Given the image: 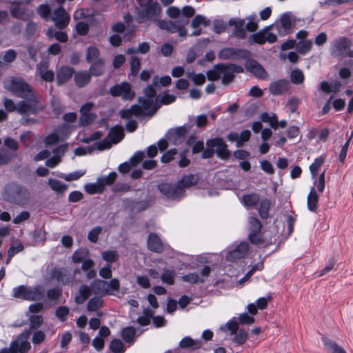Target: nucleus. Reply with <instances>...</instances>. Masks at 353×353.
Here are the masks:
<instances>
[{
    "label": "nucleus",
    "instance_id": "1",
    "mask_svg": "<svg viewBox=\"0 0 353 353\" xmlns=\"http://www.w3.org/2000/svg\"><path fill=\"white\" fill-rule=\"evenodd\" d=\"M197 181V176L190 174L184 176L175 185L170 183H162L159 185V189L166 197L177 199L184 195L185 188L195 185Z\"/></svg>",
    "mask_w": 353,
    "mask_h": 353
},
{
    "label": "nucleus",
    "instance_id": "2",
    "mask_svg": "<svg viewBox=\"0 0 353 353\" xmlns=\"http://www.w3.org/2000/svg\"><path fill=\"white\" fill-rule=\"evenodd\" d=\"M243 72L241 66L235 64H218L213 69L207 72V77L210 81H216L221 77L222 83L225 85L232 82L234 78V74Z\"/></svg>",
    "mask_w": 353,
    "mask_h": 353
},
{
    "label": "nucleus",
    "instance_id": "3",
    "mask_svg": "<svg viewBox=\"0 0 353 353\" xmlns=\"http://www.w3.org/2000/svg\"><path fill=\"white\" fill-rule=\"evenodd\" d=\"M3 86L6 90L20 98H26L35 94L32 86L21 78L8 77L4 80Z\"/></svg>",
    "mask_w": 353,
    "mask_h": 353
},
{
    "label": "nucleus",
    "instance_id": "4",
    "mask_svg": "<svg viewBox=\"0 0 353 353\" xmlns=\"http://www.w3.org/2000/svg\"><path fill=\"white\" fill-rule=\"evenodd\" d=\"M161 13V9L159 3L154 1L150 2L137 8L136 20L139 23L149 24L150 21H154L157 23Z\"/></svg>",
    "mask_w": 353,
    "mask_h": 353
},
{
    "label": "nucleus",
    "instance_id": "5",
    "mask_svg": "<svg viewBox=\"0 0 353 353\" xmlns=\"http://www.w3.org/2000/svg\"><path fill=\"white\" fill-rule=\"evenodd\" d=\"M3 197L10 203L23 205L30 201V192L17 184L9 183L5 187Z\"/></svg>",
    "mask_w": 353,
    "mask_h": 353
},
{
    "label": "nucleus",
    "instance_id": "6",
    "mask_svg": "<svg viewBox=\"0 0 353 353\" xmlns=\"http://www.w3.org/2000/svg\"><path fill=\"white\" fill-rule=\"evenodd\" d=\"M207 148L202 153V158H211L216 152L217 156L222 159H226L229 157L230 153L227 149V145L221 138H214L209 139L206 141Z\"/></svg>",
    "mask_w": 353,
    "mask_h": 353
},
{
    "label": "nucleus",
    "instance_id": "7",
    "mask_svg": "<svg viewBox=\"0 0 353 353\" xmlns=\"http://www.w3.org/2000/svg\"><path fill=\"white\" fill-rule=\"evenodd\" d=\"M14 298L28 301H39L43 296V290L40 287L19 285L12 290Z\"/></svg>",
    "mask_w": 353,
    "mask_h": 353
},
{
    "label": "nucleus",
    "instance_id": "8",
    "mask_svg": "<svg viewBox=\"0 0 353 353\" xmlns=\"http://www.w3.org/2000/svg\"><path fill=\"white\" fill-rule=\"evenodd\" d=\"M352 41L347 37H341L336 39L330 46V54L334 57H353Z\"/></svg>",
    "mask_w": 353,
    "mask_h": 353
},
{
    "label": "nucleus",
    "instance_id": "9",
    "mask_svg": "<svg viewBox=\"0 0 353 353\" xmlns=\"http://www.w3.org/2000/svg\"><path fill=\"white\" fill-rule=\"evenodd\" d=\"M25 99V100L20 101L17 103V112L19 114L26 115L32 114L42 108L36 94L27 97Z\"/></svg>",
    "mask_w": 353,
    "mask_h": 353
},
{
    "label": "nucleus",
    "instance_id": "10",
    "mask_svg": "<svg viewBox=\"0 0 353 353\" xmlns=\"http://www.w3.org/2000/svg\"><path fill=\"white\" fill-rule=\"evenodd\" d=\"M187 21H165L159 20L157 21V26L162 30L168 31L169 33L178 32L179 36L185 37L187 36V30L185 28Z\"/></svg>",
    "mask_w": 353,
    "mask_h": 353
},
{
    "label": "nucleus",
    "instance_id": "11",
    "mask_svg": "<svg viewBox=\"0 0 353 353\" xmlns=\"http://www.w3.org/2000/svg\"><path fill=\"white\" fill-rule=\"evenodd\" d=\"M124 137V130L121 126H115L112 128L106 139L102 141L97 143V148L99 150L109 149L112 143H117Z\"/></svg>",
    "mask_w": 353,
    "mask_h": 353
},
{
    "label": "nucleus",
    "instance_id": "12",
    "mask_svg": "<svg viewBox=\"0 0 353 353\" xmlns=\"http://www.w3.org/2000/svg\"><path fill=\"white\" fill-rule=\"evenodd\" d=\"M272 28L273 26H269L258 32L252 34L249 38L250 43L263 45L266 42L269 43H274L276 42L277 40L276 35L269 32Z\"/></svg>",
    "mask_w": 353,
    "mask_h": 353
},
{
    "label": "nucleus",
    "instance_id": "13",
    "mask_svg": "<svg viewBox=\"0 0 353 353\" xmlns=\"http://www.w3.org/2000/svg\"><path fill=\"white\" fill-rule=\"evenodd\" d=\"M190 130V126L188 125L172 128L167 132L166 138L170 143L177 145L184 141L186 134Z\"/></svg>",
    "mask_w": 353,
    "mask_h": 353
},
{
    "label": "nucleus",
    "instance_id": "14",
    "mask_svg": "<svg viewBox=\"0 0 353 353\" xmlns=\"http://www.w3.org/2000/svg\"><path fill=\"white\" fill-rule=\"evenodd\" d=\"M30 334V332L26 330L19 335L11 343L14 353H27L30 350L31 345L28 341Z\"/></svg>",
    "mask_w": 353,
    "mask_h": 353
},
{
    "label": "nucleus",
    "instance_id": "15",
    "mask_svg": "<svg viewBox=\"0 0 353 353\" xmlns=\"http://www.w3.org/2000/svg\"><path fill=\"white\" fill-rule=\"evenodd\" d=\"M110 93L114 97H121L124 100H131L134 97L131 85L125 82L112 86L110 90Z\"/></svg>",
    "mask_w": 353,
    "mask_h": 353
},
{
    "label": "nucleus",
    "instance_id": "16",
    "mask_svg": "<svg viewBox=\"0 0 353 353\" xmlns=\"http://www.w3.org/2000/svg\"><path fill=\"white\" fill-rule=\"evenodd\" d=\"M158 107H155L152 110L147 112V111L143 108L141 105L136 104L132 105L129 109L121 110L119 112V114L121 117L123 119H130L134 115L136 117H143L148 114L151 117L155 113Z\"/></svg>",
    "mask_w": 353,
    "mask_h": 353
},
{
    "label": "nucleus",
    "instance_id": "17",
    "mask_svg": "<svg viewBox=\"0 0 353 353\" xmlns=\"http://www.w3.org/2000/svg\"><path fill=\"white\" fill-rule=\"evenodd\" d=\"M248 54V51L245 50L225 48L219 51L218 57L222 60L238 59L246 58Z\"/></svg>",
    "mask_w": 353,
    "mask_h": 353
},
{
    "label": "nucleus",
    "instance_id": "18",
    "mask_svg": "<svg viewBox=\"0 0 353 353\" xmlns=\"http://www.w3.org/2000/svg\"><path fill=\"white\" fill-rule=\"evenodd\" d=\"M290 82L286 79H279L272 82L269 85V91L274 96L283 95L290 92Z\"/></svg>",
    "mask_w": 353,
    "mask_h": 353
},
{
    "label": "nucleus",
    "instance_id": "19",
    "mask_svg": "<svg viewBox=\"0 0 353 353\" xmlns=\"http://www.w3.org/2000/svg\"><path fill=\"white\" fill-rule=\"evenodd\" d=\"M50 20L55 23L58 28L63 29L68 24L70 16L62 7H59L54 10L50 16Z\"/></svg>",
    "mask_w": 353,
    "mask_h": 353
},
{
    "label": "nucleus",
    "instance_id": "20",
    "mask_svg": "<svg viewBox=\"0 0 353 353\" xmlns=\"http://www.w3.org/2000/svg\"><path fill=\"white\" fill-rule=\"evenodd\" d=\"M154 85H148L144 90L145 97H139L138 102L142 105L145 110L148 111L154 104V99L156 97V90L153 86Z\"/></svg>",
    "mask_w": 353,
    "mask_h": 353
},
{
    "label": "nucleus",
    "instance_id": "21",
    "mask_svg": "<svg viewBox=\"0 0 353 353\" xmlns=\"http://www.w3.org/2000/svg\"><path fill=\"white\" fill-rule=\"evenodd\" d=\"M35 74L36 76L47 82H52L54 79V72L52 70L49 69L48 61L39 63L37 65Z\"/></svg>",
    "mask_w": 353,
    "mask_h": 353
},
{
    "label": "nucleus",
    "instance_id": "22",
    "mask_svg": "<svg viewBox=\"0 0 353 353\" xmlns=\"http://www.w3.org/2000/svg\"><path fill=\"white\" fill-rule=\"evenodd\" d=\"M10 11L13 17L23 21H27L34 15L33 11L18 4H13Z\"/></svg>",
    "mask_w": 353,
    "mask_h": 353
},
{
    "label": "nucleus",
    "instance_id": "23",
    "mask_svg": "<svg viewBox=\"0 0 353 353\" xmlns=\"http://www.w3.org/2000/svg\"><path fill=\"white\" fill-rule=\"evenodd\" d=\"M293 26V22L291 17L288 14H283L280 18V23L272 26L275 27L280 35L284 36L291 31Z\"/></svg>",
    "mask_w": 353,
    "mask_h": 353
},
{
    "label": "nucleus",
    "instance_id": "24",
    "mask_svg": "<svg viewBox=\"0 0 353 353\" xmlns=\"http://www.w3.org/2000/svg\"><path fill=\"white\" fill-rule=\"evenodd\" d=\"M68 145L63 144L53 150L54 156L46 161V165L52 168L56 167L61 161V157L66 152Z\"/></svg>",
    "mask_w": 353,
    "mask_h": 353
},
{
    "label": "nucleus",
    "instance_id": "25",
    "mask_svg": "<svg viewBox=\"0 0 353 353\" xmlns=\"http://www.w3.org/2000/svg\"><path fill=\"white\" fill-rule=\"evenodd\" d=\"M245 68L257 78L262 79L268 78V74L265 69L261 65L253 59H250L246 61Z\"/></svg>",
    "mask_w": 353,
    "mask_h": 353
},
{
    "label": "nucleus",
    "instance_id": "26",
    "mask_svg": "<svg viewBox=\"0 0 353 353\" xmlns=\"http://www.w3.org/2000/svg\"><path fill=\"white\" fill-rule=\"evenodd\" d=\"M229 25L234 27L233 35L238 39H244L246 37V31L244 28L245 20L242 19H231Z\"/></svg>",
    "mask_w": 353,
    "mask_h": 353
},
{
    "label": "nucleus",
    "instance_id": "27",
    "mask_svg": "<svg viewBox=\"0 0 353 353\" xmlns=\"http://www.w3.org/2000/svg\"><path fill=\"white\" fill-rule=\"evenodd\" d=\"M248 251V245L247 243H241L235 249L230 252L226 256L229 261H234L236 259L244 257Z\"/></svg>",
    "mask_w": 353,
    "mask_h": 353
},
{
    "label": "nucleus",
    "instance_id": "28",
    "mask_svg": "<svg viewBox=\"0 0 353 353\" xmlns=\"http://www.w3.org/2000/svg\"><path fill=\"white\" fill-rule=\"evenodd\" d=\"M250 234L249 239L253 243H258L259 239L256 234L261 231V223L254 217H250L249 219Z\"/></svg>",
    "mask_w": 353,
    "mask_h": 353
},
{
    "label": "nucleus",
    "instance_id": "29",
    "mask_svg": "<svg viewBox=\"0 0 353 353\" xmlns=\"http://www.w3.org/2000/svg\"><path fill=\"white\" fill-rule=\"evenodd\" d=\"M74 69L68 65H62L57 70V81L58 84L67 82L73 75Z\"/></svg>",
    "mask_w": 353,
    "mask_h": 353
},
{
    "label": "nucleus",
    "instance_id": "30",
    "mask_svg": "<svg viewBox=\"0 0 353 353\" xmlns=\"http://www.w3.org/2000/svg\"><path fill=\"white\" fill-rule=\"evenodd\" d=\"M92 289L94 294H110L113 295L114 292L108 289V282L103 280H95L91 284Z\"/></svg>",
    "mask_w": 353,
    "mask_h": 353
},
{
    "label": "nucleus",
    "instance_id": "31",
    "mask_svg": "<svg viewBox=\"0 0 353 353\" xmlns=\"http://www.w3.org/2000/svg\"><path fill=\"white\" fill-rule=\"evenodd\" d=\"M148 247L150 250L154 252H161L163 251V245L159 237L154 233H151L148 239Z\"/></svg>",
    "mask_w": 353,
    "mask_h": 353
},
{
    "label": "nucleus",
    "instance_id": "32",
    "mask_svg": "<svg viewBox=\"0 0 353 353\" xmlns=\"http://www.w3.org/2000/svg\"><path fill=\"white\" fill-rule=\"evenodd\" d=\"M54 276L59 282H61L64 285L69 284L73 280V276L70 272L65 268H61L56 270L54 272Z\"/></svg>",
    "mask_w": 353,
    "mask_h": 353
},
{
    "label": "nucleus",
    "instance_id": "33",
    "mask_svg": "<svg viewBox=\"0 0 353 353\" xmlns=\"http://www.w3.org/2000/svg\"><path fill=\"white\" fill-rule=\"evenodd\" d=\"M319 196L314 188H312L307 197V208L311 212H315L317 209Z\"/></svg>",
    "mask_w": 353,
    "mask_h": 353
},
{
    "label": "nucleus",
    "instance_id": "34",
    "mask_svg": "<svg viewBox=\"0 0 353 353\" xmlns=\"http://www.w3.org/2000/svg\"><path fill=\"white\" fill-rule=\"evenodd\" d=\"M202 343L200 341L193 340L189 336H185L179 342V347L190 348L191 350H196L201 347Z\"/></svg>",
    "mask_w": 353,
    "mask_h": 353
},
{
    "label": "nucleus",
    "instance_id": "35",
    "mask_svg": "<svg viewBox=\"0 0 353 353\" xmlns=\"http://www.w3.org/2000/svg\"><path fill=\"white\" fill-rule=\"evenodd\" d=\"M90 74L87 71L78 72L74 74L75 83L79 88L87 85L90 82Z\"/></svg>",
    "mask_w": 353,
    "mask_h": 353
},
{
    "label": "nucleus",
    "instance_id": "36",
    "mask_svg": "<svg viewBox=\"0 0 353 353\" xmlns=\"http://www.w3.org/2000/svg\"><path fill=\"white\" fill-rule=\"evenodd\" d=\"M92 289V287L83 285L79 290V294L75 298L78 304H82L90 295Z\"/></svg>",
    "mask_w": 353,
    "mask_h": 353
},
{
    "label": "nucleus",
    "instance_id": "37",
    "mask_svg": "<svg viewBox=\"0 0 353 353\" xmlns=\"http://www.w3.org/2000/svg\"><path fill=\"white\" fill-rule=\"evenodd\" d=\"M48 183L50 188L57 194L63 193L68 188L66 184L57 179H48Z\"/></svg>",
    "mask_w": 353,
    "mask_h": 353
},
{
    "label": "nucleus",
    "instance_id": "38",
    "mask_svg": "<svg viewBox=\"0 0 353 353\" xmlns=\"http://www.w3.org/2000/svg\"><path fill=\"white\" fill-rule=\"evenodd\" d=\"M210 20H208L205 16L201 14H197L195 16L191 21V27L194 29H196L201 27H206L209 26Z\"/></svg>",
    "mask_w": 353,
    "mask_h": 353
},
{
    "label": "nucleus",
    "instance_id": "39",
    "mask_svg": "<svg viewBox=\"0 0 353 353\" xmlns=\"http://www.w3.org/2000/svg\"><path fill=\"white\" fill-rule=\"evenodd\" d=\"M241 201L246 207H252L259 201V196L256 193L245 194L242 196Z\"/></svg>",
    "mask_w": 353,
    "mask_h": 353
},
{
    "label": "nucleus",
    "instance_id": "40",
    "mask_svg": "<svg viewBox=\"0 0 353 353\" xmlns=\"http://www.w3.org/2000/svg\"><path fill=\"white\" fill-rule=\"evenodd\" d=\"M89 254L88 248H81L74 252L72 259L74 263H80L87 259Z\"/></svg>",
    "mask_w": 353,
    "mask_h": 353
},
{
    "label": "nucleus",
    "instance_id": "41",
    "mask_svg": "<svg viewBox=\"0 0 353 353\" xmlns=\"http://www.w3.org/2000/svg\"><path fill=\"white\" fill-rule=\"evenodd\" d=\"M270 205L271 202L268 199H264L260 201L259 213L262 219H267L268 217Z\"/></svg>",
    "mask_w": 353,
    "mask_h": 353
},
{
    "label": "nucleus",
    "instance_id": "42",
    "mask_svg": "<svg viewBox=\"0 0 353 353\" xmlns=\"http://www.w3.org/2000/svg\"><path fill=\"white\" fill-rule=\"evenodd\" d=\"M312 47V41L311 40H302L296 45V50L302 54L307 53Z\"/></svg>",
    "mask_w": 353,
    "mask_h": 353
},
{
    "label": "nucleus",
    "instance_id": "43",
    "mask_svg": "<svg viewBox=\"0 0 353 353\" xmlns=\"http://www.w3.org/2000/svg\"><path fill=\"white\" fill-rule=\"evenodd\" d=\"M100 52L98 48L94 46H90L87 50L86 60L90 63H94L99 59H103L99 57Z\"/></svg>",
    "mask_w": 353,
    "mask_h": 353
},
{
    "label": "nucleus",
    "instance_id": "44",
    "mask_svg": "<svg viewBox=\"0 0 353 353\" xmlns=\"http://www.w3.org/2000/svg\"><path fill=\"white\" fill-rule=\"evenodd\" d=\"M90 71L94 76H99L102 74L104 71L103 59H99L93 63L90 68Z\"/></svg>",
    "mask_w": 353,
    "mask_h": 353
},
{
    "label": "nucleus",
    "instance_id": "45",
    "mask_svg": "<svg viewBox=\"0 0 353 353\" xmlns=\"http://www.w3.org/2000/svg\"><path fill=\"white\" fill-rule=\"evenodd\" d=\"M84 189L88 194H100L103 192L102 185L100 184L98 179L96 183L85 184Z\"/></svg>",
    "mask_w": 353,
    "mask_h": 353
},
{
    "label": "nucleus",
    "instance_id": "46",
    "mask_svg": "<svg viewBox=\"0 0 353 353\" xmlns=\"http://www.w3.org/2000/svg\"><path fill=\"white\" fill-rule=\"evenodd\" d=\"M103 305V301L100 297H93L90 299L87 305L88 312H94L100 309Z\"/></svg>",
    "mask_w": 353,
    "mask_h": 353
},
{
    "label": "nucleus",
    "instance_id": "47",
    "mask_svg": "<svg viewBox=\"0 0 353 353\" xmlns=\"http://www.w3.org/2000/svg\"><path fill=\"white\" fill-rule=\"evenodd\" d=\"M290 77L291 82L294 84H301L305 79L303 72L299 69L292 70Z\"/></svg>",
    "mask_w": 353,
    "mask_h": 353
},
{
    "label": "nucleus",
    "instance_id": "48",
    "mask_svg": "<svg viewBox=\"0 0 353 353\" xmlns=\"http://www.w3.org/2000/svg\"><path fill=\"white\" fill-rule=\"evenodd\" d=\"M117 176V174L115 172H112L108 176L98 178L100 184L102 185L103 190H104L105 186L110 185L114 183Z\"/></svg>",
    "mask_w": 353,
    "mask_h": 353
},
{
    "label": "nucleus",
    "instance_id": "49",
    "mask_svg": "<svg viewBox=\"0 0 353 353\" xmlns=\"http://www.w3.org/2000/svg\"><path fill=\"white\" fill-rule=\"evenodd\" d=\"M261 118L263 122L269 123L272 128L276 129L278 128L279 122L276 114H270L268 113L265 112L262 114Z\"/></svg>",
    "mask_w": 353,
    "mask_h": 353
},
{
    "label": "nucleus",
    "instance_id": "50",
    "mask_svg": "<svg viewBox=\"0 0 353 353\" xmlns=\"http://www.w3.org/2000/svg\"><path fill=\"white\" fill-rule=\"evenodd\" d=\"M300 104V99L297 97H293L288 99L285 107L289 110L290 113H295L296 115L299 114L297 112L298 107Z\"/></svg>",
    "mask_w": 353,
    "mask_h": 353
},
{
    "label": "nucleus",
    "instance_id": "51",
    "mask_svg": "<svg viewBox=\"0 0 353 353\" xmlns=\"http://www.w3.org/2000/svg\"><path fill=\"white\" fill-rule=\"evenodd\" d=\"M324 344L327 350L332 353H346L343 348L328 339L324 340Z\"/></svg>",
    "mask_w": 353,
    "mask_h": 353
},
{
    "label": "nucleus",
    "instance_id": "52",
    "mask_svg": "<svg viewBox=\"0 0 353 353\" xmlns=\"http://www.w3.org/2000/svg\"><path fill=\"white\" fill-rule=\"evenodd\" d=\"M175 274L176 273L174 270H165L161 276V281L164 283L172 285L174 282Z\"/></svg>",
    "mask_w": 353,
    "mask_h": 353
},
{
    "label": "nucleus",
    "instance_id": "53",
    "mask_svg": "<svg viewBox=\"0 0 353 353\" xmlns=\"http://www.w3.org/2000/svg\"><path fill=\"white\" fill-rule=\"evenodd\" d=\"M23 248L24 247L20 241H15L12 243L8 250L9 259H11L16 254L21 252Z\"/></svg>",
    "mask_w": 353,
    "mask_h": 353
},
{
    "label": "nucleus",
    "instance_id": "54",
    "mask_svg": "<svg viewBox=\"0 0 353 353\" xmlns=\"http://www.w3.org/2000/svg\"><path fill=\"white\" fill-rule=\"evenodd\" d=\"M136 333V330L133 327H125L122 331V338L126 343L132 341Z\"/></svg>",
    "mask_w": 353,
    "mask_h": 353
},
{
    "label": "nucleus",
    "instance_id": "55",
    "mask_svg": "<svg viewBox=\"0 0 353 353\" xmlns=\"http://www.w3.org/2000/svg\"><path fill=\"white\" fill-rule=\"evenodd\" d=\"M102 259L109 263L116 262L119 259L118 252L115 250L105 251L101 253Z\"/></svg>",
    "mask_w": 353,
    "mask_h": 353
},
{
    "label": "nucleus",
    "instance_id": "56",
    "mask_svg": "<svg viewBox=\"0 0 353 353\" xmlns=\"http://www.w3.org/2000/svg\"><path fill=\"white\" fill-rule=\"evenodd\" d=\"M80 114L81 117L79 122L83 126L91 123L97 118L96 114L92 112H86L85 114L83 112H80Z\"/></svg>",
    "mask_w": 353,
    "mask_h": 353
},
{
    "label": "nucleus",
    "instance_id": "57",
    "mask_svg": "<svg viewBox=\"0 0 353 353\" xmlns=\"http://www.w3.org/2000/svg\"><path fill=\"white\" fill-rule=\"evenodd\" d=\"M110 349L114 353H123L125 351L123 343L119 339H114L111 341Z\"/></svg>",
    "mask_w": 353,
    "mask_h": 353
},
{
    "label": "nucleus",
    "instance_id": "58",
    "mask_svg": "<svg viewBox=\"0 0 353 353\" xmlns=\"http://www.w3.org/2000/svg\"><path fill=\"white\" fill-rule=\"evenodd\" d=\"M248 339V333L244 330H240L232 339V341L237 345H243Z\"/></svg>",
    "mask_w": 353,
    "mask_h": 353
},
{
    "label": "nucleus",
    "instance_id": "59",
    "mask_svg": "<svg viewBox=\"0 0 353 353\" xmlns=\"http://www.w3.org/2000/svg\"><path fill=\"white\" fill-rule=\"evenodd\" d=\"M323 163V159L322 157L316 158L314 161L310 165V170L312 176L315 178L318 174L319 168Z\"/></svg>",
    "mask_w": 353,
    "mask_h": 353
},
{
    "label": "nucleus",
    "instance_id": "60",
    "mask_svg": "<svg viewBox=\"0 0 353 353\" xmlns=\"http://www.w3.org/2000/svg\"><path fill=\"white\" fill-rule=\"evenodd\" d=\"M220 329L223 331H230V334H235L239 329V324L236 321H230L225 325L221 326Z\"/></svg>",
    "mask_w": 353,
    "mask_h": 353
},
{
    "label": "nucleus",
    "instance_id": "61",
    "mask_svg": "<svg viewBox=\"0 0 353 353\" xmlns=\"http://www.w3.org/2000/svg\"><path fill=\"white\" fill-rule=\"evenodd\" d=\"M150 50V45L148 42H142L140 43L137 48H130L128 50V54L133 53H147Z\"/></svg>",
    "mask_w": 353,
    "mask_h": 353
},
{
    "label": "nucleus",
    "instance_id": "62",
    "mask_svg": "<svg viewBox=\"0 0 353 353\" xmlns=\"http://www.w3.org/2000/svg\"><path fill=\"white\" fill-rule=\"evenodd\" d=\"M187 77L192 79L196 85H203L205 81V75L201 73L194 74L193 72H188Z\"/></svg>",
    "mask_w": 353,
    "mask_h": 353
},
{
    "label": "nucleus",
    "instance_id": "63",
    "mask_svg": "<svg viewBox=\"0 0 353 353\" xmlns=\"http://www.w3.org/2000/svg\"><path fill=\"white\" fill-rule=\"evenodd\" d=\"M140 60L136 57H132L130 59L131 74L132 76H137L140 70Z\"/></svg>",
    "mask_w": 353,
    "mask_h": 353
},
{
    "label": "nucleus",
    "instance_id": "64",
    "mask_svg": "<svg viewBox=\"0 0 353 353\" xmlns=\"http://www.w3.org/2000/svg\"><path fill=\"white\" fill-rule=\"evenodd\" d=\"M46 339V334L41 330H37L33 333L32 341L34 345H39Z\"/></svg>",
    "mask_w": 353,
    "mask_h": 353
}]
</instances>
